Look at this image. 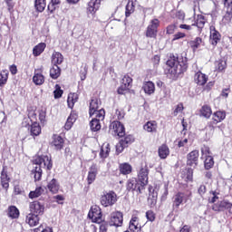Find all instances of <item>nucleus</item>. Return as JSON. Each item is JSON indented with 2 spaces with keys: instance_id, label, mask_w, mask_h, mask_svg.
<instances>
[{
  "instance_id": "f257e3e1",
  "label": "nucleus",
  "mask_w": 232,
  "mask_h": 232,
  "mask_svg": "<svg viewBox=\"0 0 232 232\" xmlns=\"http://www.w3.org/2000/svg\"><path fill=\"white\" fill-rule=\"evenodd\" d=\"M34 164L35 165L34 169L32 170V175L35 181L40 180L43 177V169H52V159L48 156H38L34 160Z\"/></svg>"
},
{
  "instance_id": "f03ea898",
  "label": "nucleus",
  "mask_w": 232,
  "mask_h": 232,
  "mask_svg": "<svg viewBox=\"0 0 232 232\" xmlns=\"http://www.w3.org/2000/svg\"><path fill=\"white\" fill-rule=\"evenodd\" d=\"M173 55L170 56L167 61V66H169V72H170L171 75H180V73H184L186 70H188V62Z\"/></svg>"
},
{
  "instance_id": "7ed1b4c3",
  "label": "nucleus",
  "mask_w": 232,
  "mask_h": 232,
  "mask_svg": "<svg viewBox=\"0 0 232 232\" xmlns=\"http://www.w3.org/2000/svg\"><path fill=\"white\" fill-rule=\"evenodd\" d=\"M99 106H101V101L99 99L94 98L90 102V117H98L99 119H104L106 112L103 109L99 110Z\"/></svg>"
},
{
  "instance_id": "20e7f679",
  "label": "nucleus",
  "mask_w": 232,
  "mask_h": 232,
  "mask_svg": "<svg viewBox=\"0 0 232 232\" xmlns=\"http://www.w3.org/2000/svg\"><path fill=\"white\" fill-rule=\"evenodd\" d=\"M148 175H150V169H148V165H145L140 168L138 173V181L140 184V187L138 188L139 193H142L145 186H148Z\"/></svg>"
},
{
  "instance_id": "39448f33",
  "label": "nucleus",
  "mask_w": 232,
  "mask_h": 232,
  "mask_svg": "<svg viewBox=\"0 0 232 232\" xmlns=\"http://www.w3.org/2000/svg\"><path fill=\"white\" fill-rule=\"evenodd\" d=\"M115 202H117V194L114 192H110L101 197V204L103 208L113 206Z\"/></svg>"
},
{
  "instance_id": "423d86ee",
  "label": "nucleus",
  "mask_w": 232,
  "mask_h": 232,
  "mask_svg": "<svg viewBox=\"0 0 232 232\" xmlns=\"http://www.w3.org/2000/svg\"><path fill=\"white\" fill-rule=\"evenodd\" d=\"M159 19H153L150 22V24L147 27L146 37H150L151 39H157V33L159 28Z\"/></svg>"
},
{
  "instance_id": "0eeeda50",
  "label": "nucleus",
  "mask_w": 232,
  "mask_h": 232,
  "mask_svg": "<svg viewBox=\"0 0 232 232\" xmlns=\"http://www.w3.org/2000/svg\"><path fill=\"white\" fill-rule=\"evenodd\" d=\"M110 130L114 132L113 135H117L118 137H124L126 135L124 125L121 121H112L110 125Z\"/></svg>"
},
{
  "instance_id": "6e6552de",
  "label": "nucleus",
  "mask_w": 232,
  "mask_h": 232,
  "mask_svg": "<svg viewBox=\"0 0 232 232\" xmlns=\"http://www.w3.org/2000/svg\"><path fill=\"white\" fill-rule=\"evenodd\" d=\"M29 209L34 215H43L44 213V204L39 201L31 202Z\"/></svg>"
},
{
  "instance_id": "1a4fd4ad",
  "label": "nucleus",
  "mask_w": 232,
  "mask_h": 232,
  "mask_svg": "<svg viewBox=\"0 0 232 232\" xmlns=\"http://www.w3.org/2000/svg\"><path fill=\"white\" fill-rule=\"evenodd\" d=\"M130 229L133 232H151V227H148V225L143 226L142 227H139V223L137 222V218H133L130 222Z\"/></svg>"
},
{
  "instance_id": "9d476101",
  "label": "nucleus",
  "mask_w": 232,
  "mask_h": 232,
  "mask_svg": "<svg viewBox=\"0 0 232 232\" xmlns=\"http://www.w3.org/2000/svg\"><path fill=\"white\" fill-rule=\"evenodd\" d=\"M198 150H192L187 156V166L197 168L198 166Z\"/></svg>"
},
{
  "instance_id": "9b49d317",
  "label": "nucleus",
  "mask_w": 232,
  "mask_h": 232,
  "mask_svg": "<svg viewBox=\"0 0 232 232\" xmlns=\"http://www.w3.org/2000/svg\"><path fill=\"white\" fill-rule=\"evenodd\" d=\"M123 218L122 214L120 211L112 212L111 214L110 226H115L116 227H121L122 226Z\"/></svg>"
},
{
  "instance_id": "f8f14e48",
  "label": "nucleus",
  "mask_w": 232,
  "mask_h": 232,
  "mask_svg": "<svg viewBox=\"0 0 232 232\" xmlns=\"http://www.w3.org/2000/svg\"><path fill=\"white\" fill-rule=\"evenodd\" d=\"M88 217L89 218H92V222H96L97 224H101V222H102V214L99 208H92L89 211Z\"/></svg>"
},
{
  "instance_id": "ddd939ff",
  "label": "nucleus",
  "mask_w": 232,
  "mask_h": 232,
  "mask_svg": "<svg viewBox=\"0 0 232 232\" xmlns=\"http://www.w3.org/2000/svg\"><path fill=\"white\" fill-rule=\"evenodd\" d=\"M186 200V196L182 192H179L172 198V208L173 210L179 211V208H180V204Z\"/></svg>"
},
{
  "instance_id": "4468645a",
  "label": "nucleus",
  "mask_w": 232,
  "mask_h": 232,
  "mask_svg": "<svg viewBox=\"0 0 232 232\" xmlns=\"http://www.w3.org/2000/svg\"><path fill=\"white\" fill-rule=\"evenodd\" d=\"M220 41V33L215 29V26H210V43L213 46H217Z\"/></svg>"
},
{
  "instance_id": "2eb2a0df",
  "label": "nucleus",
  "mask_w": 232,
  "mask_h": 232,
  "mask_svg": "<svg viewBox=\"0 0 232 232\" xmlns=\"http://www.w3.org/2000/svg\"><path fill=\"white\" fill-rule=\"evenodd\" d=\"M99 169H97V165H92L88 173L87 182L88 184H93L95 182V179L97 178V173Z\"/></svg>"
},
{
  "instance_id": "dca6fc26",
  "label": "nucleus",
  "mask_w": 232,
  "mask_h": 232,
  "mask_svg": "<svg viewBox=\"0 0 232 232\" xmlns=\"http://www.w3.org/2000/svg\"><path fill=\"white\" fill-rule=\"evenodd\" d=\"M194 82L196 84H198V86H204V84L208 82V76L200 72H198L194 75Z\"/></svg>"
},
{
  "instance_id": "f3484780",
  "label": "nucleus",
  "mask_w": 232,
  "mask_h": 232,
  "mask_svg": "<svg viewBox=\"0 0 232 232\" xmlns=\"http://www.w3.org/2000/svg\"><path fill=\"white\" fill-rule=\"evenodd\" d=\"M101 6V0H91L88 3V7L87 10L89 12V14H95V12H97L99 10Z\"/></svg>"
},
{
  "instance_id": "a211bd4d",
  "label": "nucleus",
  "mask_w": 232,
  "mask_h": 232,
  "mask_svg": "<svg viewBox=\"0 0 232 232\" xmlns=\"http://www.w3.org/2000/svg\"><path fill=\"white\" fill-rule=\"evenodd\" d=\"M142 90L147 95H153V93H155V83L151 81L145 82Z\"/></svg>"
},
{
  "instance_id": "6ab92c4d",
  "label": "nucleus",
  "mask_w": 232,
  "mask_h": 232,
  "mask_svg": "<svg viewBox=\"0 0 232 232\" xmlns=\"http://www.w3.org/2000/svg\"><path fill=\"white\" fill-rule=\"evenodd\" d=\"M139 188H140V182H139L137 179H131L127 181V189L129 191L139 192Z\"/></svg>"
},
{
  "instance_id": "aec40b11",
  "label": "nucleus",
  "mask_w": 232,
  "mask_h": 232,
  "mask_svg": "<svg viewBox=\"0 0 232 232\" xmlns=\"http://www.w3.org/2000/svg\"><path fill=\"white\" fill-rule=\"evenodd\" d=\"M26 223L31 226V227H34L39 224V216L37 214L30 213L26 217Z\"/></svg>"
},
{
  "instance_id": "412c9836",
  "label": "nucleus",
  "mask_w": 232,
  "mask_h": 232,
  "mask_svg": "<svg viewBox=\"0 0 232 232\" xmlns=\"http://www.w3.org/2000/svg\"><path fill=\"white\" fill-rule=\"evenodd\" d=\"M101 121L104 119H99V116H95L90 122L92 131H99L101 130Z\"/></svg>"
},
{
  "instance_id": "4be33fe9",
  "label": "nucleus",
  "mask_w": 232,
  "mask_h": 232,
  "mask_svg": "<svg viewBox=\"0 0 232 232\" xmlns=\"http://www.w3.org/2000/svg\"><path fill=\"white\" fill-rule=\"evenodd\" d=\"M228 204H229V202L223 200V201L214 204L212 206V209H213V211H218V212L225 211V209H227Z\"/></svg>"
},
{
  "instance_id": "5701e85b",
  "label": "nucleus",
  "mask_w": 232,
  "mask_h": 232,
  "mask_svg": "<svg viewBox=\"0 0 232 232\" xmlns=\"http://www.w3.org/2000/svg\"><path fill=\"white\" fill-rule=\"evenodd\" d=\"M63 61H64V56L59 52H54L52 55V63L55 66L57 64H63Z\"/></svg>"
},
{
  "instance_id": "b1692460",
  "label": "nucleus",
  "mask_w": 232,
  "mask_h": 232,
  "mask_svg": "<svg viewBox=\"0 0 232 232\" xmlns=\"http://www.w3.org/2000/svg\"><path fill=\"white\" fill-rule=\"evenodd\" d=\"M53 145L56 150H63L64 146V140L59 135H53Z\"/></svg>"
},
{
  "instance_id": "393cba45",
  "label": "nucleus",
  "mask_w": 232,
  "mask_h": 232,
  "mask_svg": "<svg viewBox=\"0 0 232 232\" xmlns=\"http://www.w3.org/2000/svg\"><path fill=\"white\" fill-rule=\"evenodd\" d=\"M181 177L185 182H193V169H186L183 170Z\"/></svg>"
},
{
  "instance_id": "a878e982",
  "label": "nucleus",
  "mask_w": 232,
  "mask_h": 232,
  "mask_svg": "<svg viewBox=\"0 0 232 232\" xmlns=\"http://www.w3.org/2000/svg\"><path fill=\"white\" fill-rule=\"evenodd\" d=\"M215 68L217 72H226V69L227 68V62L224 59L218 60L215 63Z\"/></svg>"
},
{
  "instance_id": "bb28decb",
  "label": "nucleus",
  "mask_w": 232,
  "mask_h": 232,
  "mask_svg": "<svg viewBox=\"0 0 232 232\" xmlns=\"http://www.w3.org/2000/svg\"><path fill=\"white\" fill-rule=\"evenodd\" d=\"M30 133L31 136L34 138L39 137V135H41V126L39 125V123L34 122L31 125Z\"/></svg>"
},
{
  "instance_id": "cd10ccee",
  "label": "nucleus",
  "mask_w": 232,
  "mask_h": 232,
  "mask_svg": "<svg viewBox=\"0 0 232 232\" xmlns=\"http://www.w3.org/2000/svg\"><path fill=\"white\" fill-rule=\"evenodd\" d=\"M158 197H159V193H157V191H155V190H153L152 193L149 195L148 205L150 208H155V206H157Z\"/></svg>"
},
{
  "instance_id": "c85d7f7f",
  "label": "nucleus",
  "mask_w": 232,
  "mask_h": 232,
  "mask_svg": "<svg viewBox=\"0 0 232 232\" xmlns=\"http://www.w3.org/2000/svg\"><path fill=\"white\" fill-rule=\"evenodd\" d=\"M44 48H46V44L44 43H41L35 45L33 49V54L34 57H39V55L44 52Z\"/></svg>"
},
{
  "instance_id": "c756f323",
  "label": "nucleus",
  "mask_w": 232,
  "mask_h": 232,
  "mask_svg": "<svg viewBox=\"0 0 232 232\" xmlns=\"http://www.w3.org/2000/svg\"><path fill=\"white\" fill-rule=\"evenodd\" d=\"M47 188L51 193H57L59 191V182H57V179H53L48 182Z\"/></svg>"
},
{
  "instance_id": "7c9ffc66",
  "label": "nucleus",
  "mask_w": 232,
  "mask_h": 232,
  "mask_svg": "<svg viewBox=\"0 0 232 232\" xmlns=\"http://www.w3.org/2000/svg\"><path fill=\"white\" fill-rule=\"evenodd\" d=\"M143 130H145V131H148L149 133H151L153 131H157V121H148L143 126Z\"/></svg>"
},
{
  "instance_id": "2f4dec72",
  "label": "nucleus",
  "mask_w": 232,
  "mask_h": 232,
  "mask_svg": "<svg viewBox=\"0 0 232 232\" xmlns=\"http://www.w3.org/2000/svg\"><path fill=\"white\" fill-rule=\"evenodd\" d=\"M203 44L204 42H202V38L200 37H197L195 40L189 42V46L192 48L193 52H195V50H198V48Z\"/></svg>"
},
{
  "instance_id": "473e14b6",
  "label": "nucleus",
  "mask_w": 232,
  "mask_h": 232,
  "mask_svg": "<svg viewBox=\"0 0 232 232\" xmlns=\"http://www.w3.org/2000/svg\"><path fill=\"white\" fill-rule=\"evenodd\" d=\"M50 77L52 79H59L61 77V68L59 65H53L50 70Z\"/></svg>"
},
{
  "instance_id": "72a5a7b5",
  "label": "nucleus",
  "mask_w": 232,
  "mask_h": 232,
  "mask_svg": "<svg viewBox=\"0 0 232 232\" xmlns=\"http://www.w3.org/2000/svg\"><path fill=\"white\" fill-rule=\"evenodd\" d=\"M224 119H226V111H218L213 114V121L216 122V124L222 122Z\"/></svg>"
},
{
  "instance_id": "f704fd0d",
  "label": "nucleus",
  "mask_w": 232,
  "mask_h": 232,
  "mask_svg": "<svg viewBox=\"0 0 232 232\" xmlns=\"http://www.w3.org/2000/svg\"><path fill=\"white\" fill-rule=\"evenodd\" d=\"M168 155H169V148H168V145H165V144L161 145L159 148V156L161 159H166Z\"/></svg>"
},
{
  "instance_id": "c9c22d12",
  "label": "nucleus",
  "mask_w": 232,
  "mask_h": 232,
  "mask_svg": "<svg viewBox=\"0 0 232 232\" xmlns=\"http://www.w3.org/2000/svg\"><path fill=\"white\" fill-rule=\"evenodd\" d=\"M79 100L77 93H70L67 98V104L70 108H73L75 102Z\"/></svg>"
},
{
  "instance_id": "e433bc0d",
  "label": "nucleus",
  "mask_w": 232,
  "mask_h": 232,
  "mask_svg": "<svg viewBox=\"0 0 232 232\" xmlns=\"http://www.w3.org/2000/svg\"><path fill=\"white\" fill-rule=\"evenodd\" d=\"M7 215L10 218H19V209L15 206H11L8 208Z\"/></svg>"
},
{
  "instance_id": "4c0bfd02",
  "label": "nucleus",
  "mask_w": 232,
  "mask_h": 232,
  "mask_svg": "<svg viewBox=\"0 0 232 232\" xmlns=\"http://www.w3.org/2000/svg\"><path fill=\"white\" fill-rule=\"evenodd\" d=\"M33 82H34L36 86L44 84V76L41 73H34L33 77Z\"/></svg>"
},
{
  "instance_id": "58836bf2",
  "label": "nucleus",
  "mask_w": 232,
  "mask_h": 232,
  "mask_svg": "<svg viewBox=\"0 0 232 232\" xmlns=\"http://www.w3.org/2000/svg\"><path fill=\"white\" fill-rule=\"evenodd\" d=\"M34 8L37 12H44V9L46 8V2L44 0H35Z\"/></svg>"
},
{
  "instance_id": "ea45409f",
  "label": "nucleus",
  "mask_w": 232,
  "mask_h": 232,
  "mask_svg": "<svg viewBox=\"0 0 232 232\" xmlns=\"http://www.w3.org/2000/svg\"><path fill=\"white\" fill-rule=\"evenodd\" d=\"M120 171L122 175H130V173H131V165L129 163L121 164Z\"/></svg>"
},
{
  "instance_id": "a19ab883",
  "label": "nucleus",
  "mask_w": 232,
  "mask_h": 232,
  "mask_svg": "<svg viewBox=\"0 0 232 232\" xmlns=\"http://www.w3.org/2000/svg\"><path fill=\"white\" fill-rule=\"evenodd\" d=\"M204 24H206V18L202 14H198L196 23L192 24V26H198V28H204Z\"/></svg>"
},
{
  "instance_id": "79ce46f5",
  "label": "nucleus",
  "mask_w": 232,
  "mask_h": 232,
  "mask_svg": "<svg viewBox=\"0 0 232 232\" xmlns=\"http://www.w3.org/2000/svg\"><path fill=\"white\" fill-rule=\"evenodd\" d=\"M100 155L102 159H106L110 155V143H105L102 146Z\"/></svg>"
},
{
  "instance_id": "37998d69",
  "label": "nucleus",
  "mask_w": 232,
  "mask_h": 232,
  "mask_svg": "<svg viewBox=\"0 0 232 232\" xmlns=\"http://www.w3.org/2000/svg\"><path fill=\"white\" fill-rule=\"evenodd\" d=\"M9 182H10V179H8V176L5 172H2L1 184L5 189H8V188L10 187Z\"/></svg>"
},
{
  "instance_id": "c03bdc74",
  "label": "nucleus",
  "mask_w": 232,
  "mask_h": 232,
  "mask_svg": "<svg viewBox=\"0 0 232 232\" xmlns=\"http://www.w3.org/2000/svg\"><path fill=\"white\" fill-rule=\"evenodd\" d=\"M133 12H135V5H133V1H129L126 5V12H125L126 17H130V15H131Z\"/></svg>"
},
{
  "instance_id": "a18cd8bd",
  "label": "nucleus",
  "mask_w": 232,
  "mask_h": 232,
  "mask_svg": "<svg viewBox=\"0 0 232 232\" xmlns=\"http://www.w3.org/2000/svg\"><path fill=\"white\" fill-rule=\"evenodd\" d=\"M43 191H44V189H43L42 187L37 188L34 191L29 193V198H37L38 197H41Z\"/></svg>"
},
{
  "instance_id": "49530a36",
  "label": "nucleus",
  "mask_w": 232,
  "mask_h": 232,
  "mask_svg": "<svg viewBox=\"0 0 232 232\" xmlns=\"http://www.w3.org/2000/svg\"><path fill=\"white\" fill-rule=\"evenodd\" d=\"M7 81H8V70H3L0 72V86L6 84Z\"/></svg>"
},
{
  "instance_id": "de8ad7c7",
  "label": "nucleus",
  "mask_w": 232,
  "mask_h": 232,
  "mask_svg": "<svg viewBox=\"0 0 232 232\" xmlns=\"http://www.w3.org/2000/svg\"><path fill=\"white\" fill-rule=\"evenodd\" d=\"M211 107L208 105H204L201 109V115L206 117V119H209L211 117Z\"/></svg>"
},
{
  "instance_id": "09e8293b",
  "label": "nucleus",
  "mask_w": 232,
  "mask_h": 232,
  "mask_svg": "<svg viewBox=\"0 0 232 232\" xmlns=\"http://www.w3.org/2000/svg\"><path fill=\"white\" fill-rule=\"evenodd\" d=\"M133 79L130 75H125L121 80V85L125 86V88H130Z\"/></svg>"
},
{
  "instance_id": "8fccbe9b",
  "label": "nucleus",
  "mask_w": 232,
  "mask_h": 232,
  "mask_svg": "<svg viewBox=\"0 0 232 232\" xmlns=\"http://www.w3.org/2000/svg\"><path fill=\"white\" fill-rule=\"evenodd\" d=\"M133 140H135V138H133V135H128L123 140H121L120 142H121L123 146L128 148V145L131 144Z\"/></svg>"
},
{
  "instance_id": "3c124183",
  "label": "nucleus",
  "mask_w": 232,
  "mask_h": 232,
  "mask_svg": "<svg viewBox=\"0 0 232 232\" xmlns=\"http://www.w3.org/2000/svg\"><path fill=\"white\" fill-rule=\"evenodd\" d=\"M214 165L215 161L213 160V157L208 156L207 158H205V168L207 169H211V168H213Z\"/></svg>"
},
{
  "instance_id": "603ef678",
  "label": "nucleus",
  "mask_w": 232,
  "mask_h": 232,
  "mask_svg": "<svg viewBox=\"0 0 232 232\" xmlns=\"http://www.w3.org/2000/svg\"><path fill=\"white\" fill-rule=\"evenodd\" d=\"M54 99H61L63 97V90H61V86L59 84L55 85V90L53 92Z\"/></svg>"
},
{
  "instance_id": "864d4df0",
  "label": "nucleus",
  "mask_w": 232,
  "mask_h": 232,
  "mask_svg": "<svg viewBox=\"0 0 232 232\" xmlns=\"http://www.w3.org/2000/svg\"><path fill=\"white\" fill-rule=\"evenodd\" d=\"M202 159L207 157H211V150H209V147L204 146L201 148Z\"/></svg>"
},
{
  "instance_id": "5fc2aeb1",
  "label": "nucleus",
  "mask_w": 232,
  "mask_h": 232,
  "mask_svg": "<svg viewBox=\"0 0 232 232\" xmlns=\"http://www.w3.org/2000/svg\"><path fill=\"white\" fill-rule=\"evenodd\" d=\"M209 194L213 196V197L211 198V199H208L209 202H210L211 204H215V202H217V200H218V192L214 191V190H211V191L209 192Z\"/></svg>"
},
{
  "instance_id": "6e6d98bb",
  "label": "nucleus",
  "mask_w": 232,
  "mask_h": 232,
  "mask_svg": "<svg viewBox=\"0 0 232 232\" xmlns=\"http://www.w3.org/2000/svg\"><path fill=\"white\" fill-rule=\"evenodd\" d=\"M184 110V105L182 103H179L174 110L173 115L177 117L179 113H182V111Z\"/></svg>"
},
{
  "instance_id": "4d7b16f0",
  "label": "nucleus",
  "mask_w": 232,
  "mask_h": 232,
  "mask_svg": "<svg viewBox=\"0 0 232 232\" xmlns=\"http://www.w3.org/2000/svg\"><path fill=\"white\" fill-rule=\"evenodd\" d=\"M208 191V188H206V185L202 184L198 188V193L200 197H204L206 195V192Z\"/></svg>"
},
{
  "instance_id": "13d9d810",
  "label": "nucleus",
  "mask_w": 232,
  "mask_h": 232,
  "mask_svg": "<svg viewBox=\"0 0 232 232\" xmlns=\"http://www.w3.org/2000/svg\"><path fill=\"white\" fill-rule=\"evenodd\" d=\"M39 121H40L41 124H45L46 123V111H40V112H39Z\"/></svg>"
},
{
  "instance_id": "bf43d9fd",
  "label": "nucleus",
  "mask_w": 232,
  "mask_h": 232,
  "mask_svg": "<svg viewBox=\"0 0 232 232\" xmlns=\"http://www.w3.org/2000/svg\"><path fill=\"white\" fill-rule=\"evenodd\" d=\"M147 219L150 220V222L155 221V213L151 210H149L146 212Z\"/></svg>"
},
{
  "instance_id": "052dcab7",
  "label": "nucleus",
  "mask_w": 232,
  "mask_h": 232,
  "mask_svg": "<svg viewBox=\"0 0 232 232\" xmlns=\"http://www.w3.org/2000/svg\"><path fill=\"white\" fill-rule=\"evenodd\" d=\"M176 17L179 21H184V19H186V14H184V11H177Z\"/></svg>"
},
{
  "instance_id": "680f3d73",
  "label": "nucleus",
  "mask_w": 232,
  "mask_h": 232,
  "mask_svg": "<svg viewBox=\"0 0 232 232\" xmlns=\"http://www.w3.org/2000/svg\"><path fill=\"white\" fill-rule=\"evenodd\" d=\"M175 28H177L176 24H170L167 27V34H169V35H171L172 34L175 33Z\"/></svg>"
},
{
  "instance_id": "e2e57ef3",
  "label": "nucleus",
  "mask_w": 232,
  "mask_h": 232,
  "mask_svg": "<svg viewBox=\"0 0 232 232\" xmlns=\"http://www.w3.org/2000/svg\"><path fill=\"white\" fill-rule=\"evenodd\" d=\"M124 148H126L121 141L119 142V144L116 145V151L117 153H122L124 151Z\"/></svg>"
},
{
  "instance_id": "0e129e2a",
  "label": "nucleus",
  "mask_w": 232,
  "mask_h": 232,
  "mask_svg": "<svg viewBox=\"0 0 232 232\" xmlns=\"http://www.w3.org/2000/svg\"><path fill=\"white\" fill-rule=\"evenodd\" d=\"M184 37H186V34L177 33L176 34H174L173 41H179V39H184Z\"/></svg>"
},
{
  "instance_id": "69168bd1",
  "label": "nucleus",
  "mask_w": 232,
  "mask_h": 232,
  "mask_svg": "<svg viewBox=\"0 0 232 232\" xmlns=\"http://www.w3.org/2000/svg\"><path fill=\"white\" fill-rule=\"evenodd\" d=\"M128 90H130V88H126V85H121L118 89V93H119V95H124V92H128Z\"/></svg>"
},
{
  "instance_id": "338daca9",
  "label": "nucleus",
  "mask_w": 232,
  "mask_h": 232,
  "mask_svg": "<svg viewBox=\"0 0 232 232\" xmlns=\"http://www.w3.org/2000/svg\"><path fill=\"white\" fill-rule=\"evenodd\" d=\"M81 79L84 81L86 79V73H88V67L84 66L83 71H81Z\"/></svg>"
},
{
  "instance_id": "774afa93",
  "label": "nucleus",
  "mask_w": 232,
  "mask_h": 232,
  "mask_svg": "<svg viewBox=\"0 0 232 232\" xmlns=\"http://www.w3.org/2000/svg\"><path fill=\"white\" fill-rule=\"evenodd\" d=\"M224 5L227 6L229 10H232V0H225Z\"/></svg>"
}]
</instances>
